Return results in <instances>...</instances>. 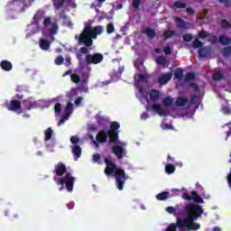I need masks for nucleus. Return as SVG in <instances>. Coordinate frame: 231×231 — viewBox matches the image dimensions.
I'll list each match as a JSON object with an SVG mask.
<instances>
[{
    "label": "nucleus",
    "instance_id": "obj_63",
    "mask_svg": "<svg viewBox=\"0 0 231 231\" xmlns=\"http://www.w3.org/2000/svg\"><path fill=\"white\" fill-rule=\"evenodd\" d=\"M186 12L187 14H189V15H192L195 14L196 11H194V9L190 8V7H188L186 8Z\"/></svg>",
    "mask_w": 231,
    "mask_h": 231
},
{
    "label": "nucleus",
    "instance_id": "obj_20",
    "mask_svg": "<svg viewBox=\"0 0 231 231\" xmlns=\"http://www.w3.org/2000/svg\"><path fill=\"white\" fill-rule=\"evenodd\" d=\"M149 96H150L151 101L156 103L160 98V92L156 89H152L151 90Z\"/></svg>",
    "mask_w": 231,
    "mask_h": 231
},
{
    "label": "nucleus",
    "instance_id": "obj_2",
    "mask_svg": "<svg viewBox=\"0 0 231 231\" xmlns=\"http://www.w3.org/2000/svg\"><path fill=\"white\" fill-rule=\"evenodd\" d=\"M105 174L106 176H115L116 178V185L118 190H124V185L125 184V180L129 179L127 175H125V171L124 169L119 168L111 157H106L105 160Z\"/></svg>",
    "mask_w": 231,
    "mask_h": 231
},
{
    "label": "nucleus",
    "instance_id": "obj_53",
    "mask_svg": "<svg viewBox=\"0 0 231 231\" xmlns=\"http://www.w3.org/2000/svg\"><path fill=\"white\" fill-rule=\"evenodd\" d=\"M70 142H71V143H74V145H77V143H79V142H80V139L77 135H72L70 137Z\"/></svg>",
    "mask_w": 231,
    "mask_h": 231
},
{
    "label": "nucleus",
    "instance_id": "obj_45",
    "mask_svg": "<svg viewBox=\"0 0 231 231\" xmlns=\"http://www.w3.org/2000/svg\"><path fill=\"white\" fill-rule=\"evenodd\" d=\"M55 64L57 66H62V64H64V57L62 56H58L56 59H55Z\"/></svg>",
    "mask_w": 231,
    "mask_h": 231
},
{
    "label": "nucleus",
    "instance_id": "obj_34",
    "mask_svg": "<svg viewBox=\"0 0 231 231\" xmlns=\"http://www.w3.org/2000/svg\"><path fill=\"white\" fill-rule=\"evenodd\" d=\"M120 129V124L116 121H114L110 125L109 131H118Z\"/></svg>",
    "mask_w": 231,
    "mask_h": 231
},
{
    "label": "nucleus",
    "instance_id": "obj_8",
    "mask_svg": "<svg viewBox=\"0 0 231 231\" xmlns=\"http://www.w3.org/2000/svg\"><path fill=\"white\" fill-rule=\"evenodd\" d=\"M53 173L56 174V178H62L64 174H68V168H66V164L62 162H59L54 166Z\"/></svg>",
    "mask_w": 231,
    "mask_h": 231
},
{
    "label": "nucleus",
    "instance_id": "obj_49",
    "mask_svg": "<svg viewBox=\"0 0 231 231\" xmlns=\"http://www.w3.org/2000/svg\"><path fill=\"white\" fill-rule=\"evenodd\" d=\"M219 2L221 5H224L226 8H230L231 6V0H217Z\"/></svg>",
    "mask_w": 231,
    "mask_h": 231
},
{
    "label": "nucleus",
    "instance_id": "obj_59",
    "mask_svg": "<svg viewBox=\"0 0 231 231\" xmlns=\"http://www.w3.org/2000/svg\"><path fill=\"white\" fill-rule=\"evenodd\" d=\"M166 211H168L169 214H174V212H176V208L173 207H167Z\"/></svg>",
    "mask_w": 231,
    "mask_h": 231
},
{
    "label": "nucleus",
    "instance_id": "obj_52",
    "mask_svg": "<svg viewBox=\"0 0 231 231\" xmlns=\"http://www.w3.org/2000/svg\"><path fill=\"white\" fill-rule=\"evenodd\" d=\"M183 41L184 42H190V41H192V34L190 33L184 34Z\"/></svg>",
    "mask_w": 231,
    "mask_h": 231
},
{
    "label": "nucleus",
    "instance_id": "obj_12",
    "mask_svg": "<svg viewBox=\"0 0 231 231\" xmlns=\"http://www.w3.org/2000/svg\"><path fill=\"white\" fill-rule=\"evenodd\" d=\"M107 136L109 138L110 143H118V131L108 130Z\"/></svg>",
    "mask_w": 231,
    "mask_h": 231
},
{
    "label": "nucleus",
    "instance_id": "obj_7",
    "mask_svg": "<svg viewBox=\"0 0 231 231\" xmlns=\"http://www.w3.org/2000/svg\"><path fill=\"white\" fill-rule=\"evenodd\" d=\"M8 111H14L17 115H21L23 110L21 109V100L12 99L9 103L5 104Z\"/></svg>",
    "mask_w": 231,
    "mask_h": 231
},
{
    "label": "nucleus",
    "instance_id": "obj_26",
    "mask_svg": "<svg viewBox=\"0 0 231 231\" xmlns=\"http://www.w3.org/2000/svg\"><path fill=\"white\" fill-rule=\"evenodd\" d=\"M187 102H189V100H187V98L179 97L177 98V100L175 101V104L179 107H183V106H185L187 104Z\"/></svg>",
    "mask_w": 231,
    "mask_h": 231
},
{
    "label": "nucleus",
    "instance_id": "obj_10",
    "mask_svg": "<svg viewBox=\"0 0 231 231\" xmlns=\"http://www.w3.org/2000/svg\"><path fill=\"white\" fill-rule=\"evenodd\" d=\"M22 104L24 111H32V109H35V107H37V101L32 98L23 100Z\"/></svg>",
    "mask_w": 231,
    "mask_h": 231
},
{
    "label": "nucleus",
    "instance_id": "obj_1",
    "mask_svg": "<svg viewBox=\"0 0 231 231\" xmlns=\"http://www.w3.org/2000/svg\"><path fill=\"white\" fill-rule=\"evenodd\" d=\"M100 34H102V25H97L94 28L85 26L78 39L79 44L84 46L79 49L80 53H89V50L93 46V39H97V35Z\"/></svg>",
    "mask_w": 231,
    "mask_h": 231
},
{
    "label": "nucleus",
    "instance_id": "obj_33",
    "mask_svg": "<svg viewBox=\"0 0 231 231\" xmlns=\"http://www.w3.org/2000/svg\"><path fill=\"white\" fill-rule=\"evenodd\" d=\"M51 136H53V129L48 128L45 131V142H49V140H51Z\"/></svg>",
    "mask_w": 231,
    "mask_h": 231
},
{
    "label": "nucleus",
    "instance_id": "obj_29",
    "mask_svg": "<svg viewBox=\"0 0 231 231\" xmlns=\"http://www.w3.org/2000/svg\"><path fill=\"white\" fill-rule=\"evenodd\" d=\"M212 79L213 80L219 82V80H223V79H225V75H223V72L217 71L213 74Z\"/></svg>",
    "mask_w": 231,
    "mask_h": 231
},
{
    "label": "nucleus",
    "instance_id": "obj_9",
    "mask_svg": "<svg viewBox=\"0 0 231 231\" xmlns=\"http://www.w3.org/2000/svg\"><path fill=\"white\" fill-rule=\"evenodd\" d=\"M112 152L115 154V156H116L117 160H122L127 154L125 149L120 145L113 146Z\"/></svg>",
    "mask_w": 231,
    "mask_h": 231
},
{
    "label": "nucleus",
    "instance_id": "obj_6",
    "mask_svg": "<svg viewBox=\"0 0 231 231\" xmlns=\"http://www.w3.org/2000/svg\"><path fill=\"white\" fill-rule=\"evenodd\" d=\"M50 24L51 28L49 29V33L51 35H57V32H59V24L57 23H51V17L48 16L43 21V26L44 28H48Z\"/></svg>",
    "mask_w": 231,
    "mask_h": 231
},
{
    "label": "nucleus",
    "instance_id": "obj_19",
    "mask_svg": "<svg viewBox=\"0 0 231 231\" xmlns=\"http://www.w3.org/2000/svg\"><path fill=\"white\" fill-rule=\"evenodd\" d=\"M142 33H144V35H147L149 39H154L156 37V31L151 27H147L142 31Z\"/></svg>",
    "mask_w": 231,
    "mask_h": 231
},
{
    "label": "nucleus",
    "instance_id": "obj_18",
    "mask_svg": "<svg viewBox=\"0 0 231 231\" xmlns=\"http://www.w3.org/2000/svg\"><path fill=\"white\" fill-rule=\"evenodd\" d=\"M72 153L74 156V160L77 162V160H79V158L82 156V148H80V146L79 145H74L72 147Z\"/></svg>",
    "mask_w": 231,
    "mask_h": 231
},
{
    "label": "nucleus",
    "instance_id": "obj_42",
    "mask_svg": "<svg viewBox=\"0 0 231 231\" xmlns=\"http://www.w3.org/2000/svg\"><path fill=\"white\" fill-rule=\"evenodd\" d=\"M194 79H196V75L194 74V72H188L185 75L186 82H189V80H194Z\"/></svg>",
    "mask_w": 231,
    "mask_h": 231
},
{
    "label": "nucleus",
    "instance_id": "obj_47",
    "mask_svg": "<svg viewBox=\"0 0 231 231\" xmlns=\"http://www.w3.org/2000/svg\"><path fill=\"white\" fill-rule=\"evenodd\" d=\"M142 3V0H133L132 1V6L135 10H138L140 8V4Z\"/></svg>",
    "mask_w": 231,
    "mask_h": 231
},
{
    "label": "nucleus",
    "instance_id": "obj_44",
    "mask_svg": "<svg viewBox=\"0 0 231 231\" xmlns=\"http://www.w3.org/2000/svg\"><path fill=\"white\" fill-rule=\"evenodd\" d=\"M96 120H97V123L98 124V125H106V118H104L100 116H97L96 117Z\"/></svg>",
    "mask_w": 231,
    "mask_h": 231
},
{
    "label": "nucleus",
    "instance_id": "obj_58",
    "mask_svg": "<svg viewBox=\"0 0 231 231\" xmlns=\"http://www.w3.org/2000/svg\"><path fill=\"white\" fill-rule=\"evenodd\" d=\"M222 110H223L224 115H230L231 114L230 107H228V106L223 107Z\"/></svg>",
    "mask_w": 231,
    "mask_h": 231
},
{
    "label": "nucleus",
    "instance_id": "obj_50",
    "mask_svg": "<svg viewBox=\"0 0 231 231\" xmlns=\"http://www.w3.org/2000/svg\"><path fill=\"white\" fill-rule=\"evenodd\" d=\"M199 39H207V37H208V32H207L206 31H200L198 33Z\"/></svg>",
    "mask_w": 231,
    "mask_h": 231
},
{
    "label": "nucleus",
    "instance_id": "obj_37",
    "mask_svg": "<svg viewBox=\"0 0 231 231\" xmlns=\"http://www.w3.org/2000/svg\"><path fill=\"white\" fill-rule=\"evenodd\" d=\"M173 6H175V8H187V4L178 0L173 3Z\"/></svg>",
    "mask_w": 231,
    "mask_h": 231
},
{
    "label": "nucleus",
    "instance_id": "obj_24",
    "mask_svg": "<svg viewBox=\"0 0 231 231\" xmlns=\"http://www.w3.org/2000/svg\"><path fill=\"white\" fill-rule=\"evenodd\" d=\"M218 41L224 46H228V44L231 42V39L226 37L225 34L220 35Z\"/></svg>",
    "mask_w": 231,
    "mask_h": 231
},
{
    "label": "nucleus",
    "instance_id": "obj_43",
    "mask_svg": "<svg viewBox=\"0 0 231 231\" xmlns=\"http://www.w3.org/2000/svg\"><path fill=\"white\" fill-rule=\"evenodd\" d=\"M203 47V43L201 42V41H199V39H196L193 42V48L195 50H198V48L201 49Z\"/></svg>",
    "mask_w": 231,
    "mask_h": 231
},
{
    "label": "nucleus",
    "instance_id": "obj_30",
    "mask_svg": "<svg viewBox=\"0 0 231 231\" xmlns=\"http://www.w3.org/2000/svg\"><path fill=\"white\" fill-rule=\"evenodd\" d=\"M176 171V167L172 164H167L165 166V172L167 174H174V171Z\"/></svg>",
    "mask_w": 231,
    "mask_h": 231
},
{
    "label": "nucleus",
    "instance_id": "obj_38",
    "mask_svg": "<svg viewBox=\"0 0 231 231\" xmlns=\"http://www.w3.org/2000/svg\"><path fill=\"white\" fill-rule=\"evenodd\" d=\"M54 113H55V115H60V113H62V105H60V103L55 104Z\"/></svg>",
    "mask_w": 231,
    "mask_h": 231
},
{
    "label": "nucleus",
    "instance_id": "obj_17",
    "mask_svg": "<svg viewBox=\"0 0 231 231\" xmlns=\"http://www.w3.org/2000/svg\"><path fill=\"white\" fill-rule=\"evenodd\" d=\"M0 68L1 69H3L4 71H12L14 66L12 65V62L6 60H3L0 62Z\"/></svg>",
    "mask_w": 231,
    "mask_h": 231
},
{
    "label": "nucleus",
    "instance_id": "obj_61",
    "mask_svg": "<svg viewBox=\"0 0 231 231\" xmlns=\"http://www.w3.org/2000/svg\"><path fill=\"white\" fill-rule=\"evenodd\" d=\"M223 53H225L226 55H230L231 51H230V47L227 46V47H225L223 49Z\"/></svg>",
    "mask_w": 231,
    "mask_h": 231
},
{
    "label": "nucleus",
    "instance_id": "obj_60",
    "mask_svg": "<svg viewBox=\"0 0 231 231\" xmlns=\"http://www.w3.org/2000/svg\"><path fill=\"white\" fill-rule=\"evenodd\" d=\"M82 100H83L82 97H78L74 103L76 106H80V104L82 103Z\"/></svg>",
    "mask_w": 231,
    "mask_h": 231
},
{
    "label": "nucleus",
    "instance_id": "obj_56",
    "mask_svg": "<svg viewBox=\"0 0 231 231\" xmlns=\"http://www.w3.org/2000/svg\"><path fill=\"white\" fill-rule=\"evenodd\" d=\"M190 102H191V104H198V95L197 94H194L191 96Z\"/></svg>",
    "mask_w": 231,
    "mask_h": 231
},
{
    "label": "nucleus",
    "instance_id": "obj_5",
    "mask_svg": "<svg viewBox=\"0 0 231 231\" xmlns=\"http://www.w3.org/2000/svg\"><path fill=\"white\" fill-rule=\"evenodd\" d=\"M104 60V55L102 53L87 54L85 56V62L88 66L91 64H100Z\"/></svg>",
    "mask_w": 231,
    "mask_h": 231
},
{
    "label": "nucleus",
    "instance_id": "obj_11",
    "mask_svg": "<svg viewBox=\"0 0 231 231\" xmlns=\"http://www.w3.org/2000/svg\"><path fill=\"white\" fill-rule=\"evenodd\" d=\"M199 57H210L212 55V48L210 46H202L198 50Z\"/></svg>",
    "mask_w": 231,
    "mask_h": 231
},
{
    "label": "nucleus",
    "instance_id": "obj_31",
    "mask_svg": "<svg viewBox=\"0 0 231 231\" xmlns=\"http://www.w3.org/2000/svg\"><path fill=\"white\" fill-rule=\"evenodd\" d=\"M180 228V226L178 225V218H176V223L171 224L167 228L166 231H176Z\"/></svg>",
    "mask_w": 231,
    "mask_h": 231
},
{
    "label": "nucleus",
    "instance_id": "obj_25",
    "mask_svg": "<svg viewBox=\"0 0 231 231\" xmlns=\"http://www.w3.org/2000/svg\"><path fill=\"white\" fill-rule=\"evenodd\" d=\"M52 3L56 10H60V8L64 6L66 0H52Z\"/></svg>",
    "mask_w": 231,
    "mask_h": 231
},
{
    "label": "nucleus",
    "instance_id": "obj_39",
    "mask_svg": "<svg viewBox=\"0 0 231 231\" xmlns=\"http://www.w3.org/2000/svg\"><path fill=\"white\" fill-rule=\"evenodd\" d=\"M70 79L74 82V84H79L80 82V76H79L77 73L71 74Z\"/></svg>",
    "mask_w": 231,
    "mask_h": 231
},
{
    "label": "nucleus",
    "instance_id": "obj_15",
    "mask_svg": "<svg viewBox=\"0 0 231 231\" xmlns=\"http://www.w3.org/2000/svg\"><path fill=\"white\" fill-rule=\"evenodd\" d=\"M39 46L41 50H43V51H48V50H50V46H51V42L44 38H42L39 41Z\"/></svg>",
    "mask_w": 231,
    "mask_h": 231
},
{
    "label": "nucleus",
    "instance_id": "obj_23",
    "mask_svg": "<svg viewBox=\"0 0 231 231\" xmlns=\"http://www.w3.org/2000/svg\"><path fill=\"white\" fill-rule=\"evenodd\" d=\"M176 26L177 28H183L184 30H187V23L184 19L182 18H176Z\"/></svg>",
    "mask_w": 231,
    "mask_h": 231
},
{
    "label": "nucleus",
    "instance_id": "obj_64",
    "mask_svg": "<svg viewBox=\"0 0 231 231\" xmlns=\"http://www.w3.org/2000/svg\"><path fill=\"white\" fill-rule=\"evenodd\" d=\"M66 66H71V57L66 56Z\"/></svg>",
    "mask_w": 231,
    "mask_h": 231
},
{
    "label": "nucleus",
    "instance_id": "obj_3",
    "mask_svg": "<svg viewBox=\"0 0 231 231\" xmlns=\"http://www.w3.org/2000/svg\"><path fill=\"white\" fill-rule=\"evenodd\" d=\"M76 178L71 175L70 172H67L65 176L58 178L57 176L53 177V180L57 185H61L60 190H64V186L67 189L68 192H73V185H75Z\"/></svg>",
    "mask_w": 231,
    "mask_h": 231
},
{
    "label": "nucleus",
    "instance_id": "obj_13",
    "mask_svg": "<svg viewBox=\"0 0 231 231\" xmlns=\"http://www.w3.org/2000/svg\"><path fill=\"white\" fill-rule=\"evenodd\" d=\"M152 109L153 111H156L160 116H167L169 115V112H167L165 109L160 106V105H158L157 103H154L152 106Z\"/></svg>",
    "mask_w": 231,
    "mask_h": 231
},
{
    "label": "nucleus",
    "instance_id": "obj_36",
    "mask_svg": "<svg viewBox=\"0 0 231 231\" xmlns=\"http://www.w3.org/2000/svg\"><path fill=\"white\" fill-rule=\"evenodd\" d=\"M163 106H166V107H171L172 106V98L171 97H166L162 101Z\"/></svg>",
    "mask_w": 231,
    "mask_h": 231
},
{
    "label": "nucleus",
    "instance_id": "obj_55",
    "mask_svg": "<svg viewBox=\"0 0 231 231\" xmlns=\"http://www.w3.org/2000/svg\"><path fill=\"white\" fill-rule=\"evenodd\" d=\"M93 161L96 162V163H100V155L98 153H95L93 155Z\"/></svg>",
    "mask_w": 231,
    "mask_h": 231
},
{
    "label": "nucleus",
    "instance_id": "obj_54",
    "mask_svg": "<svg viewBox=\"0 0 231 231\" xmlns=\"http://www.w3.org/2000/svg\"><path fill=\"white\" fill-rule=\"evenodd\" d=\"M163 53H165V55H171V53H172V49H171V47L169 46H165L162 49Z\"/></svg>",
    "mask_w": 231,
    "mask_h": 231
},
{
    "label": "nucleus",
    "instance_id": "obj_21",
    "mask_svg": "<svg viewBox=\"0 0 231 231\" xmlns=\"http://www.w3.org/2000/svg\"><path fill=\"white\" fill-rule=\"evenodd\" d=\"M191 199L195 202V205H198L197 203H204L201 196H199L196 191H191Z\"/></svg>",
    "mask_w": 231,
    "mask_h": 231
},
{
    "label": "nucleus",
    "instance_id": "obj_41",
    "mask_svg": "<svg viewBox=\"0 0 231 231\" xmlns=\"http://www.w3.org/2000/svg\"><path fill=\"white\" fill-rule=\"evenodd\" d=\"M88 83H83L81 80V85L79 87V91H82L83 93H89V88L86 86Z\"/></svg>",
    "mask_w": 231,
    "mask_h": 231
},
{
    "label": "nucleus",
    "instance_id": "obj_32",
    "mask_svg": "<svg viewBox=\"0 0 231 231\" xmlns=\"http://www.w3.org/2000/svg\"><path fill=\"white\" fill-rule=\"evenodd\" d=\"M155 60L160 66H165L167 64V59L163 56H158Z\"/></svg>",
    "mask_w": 231,
    "mask_h": 231
},
{
    "label": "nucleus",
    "instance_id": "obj_35",
    "mask_svg": "<svg viewBox=\"0 0 231 231\" xmlns=\"http://www.w3.org/2000/svg\"><path fill=\"white\" fill-rule=\"evenodd\" d=\"M174 75H175V79H183V69L181 68H179L175 70L174 72Z\"/></svg>",
    "mask_w": 231,
    "mask_h": 231
},
{
    "label": "nucleus",
    "instance_id": "obj_4",
    "mask_svg": "<svg viewBox=\"0 0 231 231\" xmlns=\"http://www.w3.org/2000/svg\"><path fill=\"white\" fill-rule=\"evenodd\" d=\"M89 53H79L77 54V59L79 62V74L82 77V83L88 84L89 82V75L91 73V69L88 65H82V55H88Z\"/></svg>",
    "mask_w": 231,
    "mask_h": 231
},
{
    "label": "nucleus",
    "instance_id": "obj_14",
    "mask_svg": "<svg viewBox=\"0 0 231 231\" xmlns=\"http://www.w3.org/2000/svg\"><path fill=\"white\" fill-rule=\"evenodd\" d=\"M107 132L105 130H100L96 136V140L100 143H106L107 142Z\"/></svg>",
    "mask_w": 231,
    "mask_h": 231
},
{
    "label": "nucleus",
    "instance_id": "obj_28",
    "mask_svg": "<svg viewBox=\"0 0 231 231\" xmlns=\"http://www.w3.org/2000/svg\"><path fill=\"white\" fill-rule=\"evenodd\" d=\"M71 113H73V103H71L70 101H69L67 103V106L65 107V115L67 116H69V115H71Z\"/></svg>",
    "mask_w": 231,
    "mask_h": 231
},
{
    "label": "nucleus",
    "instance_id": "obj_51",
    "mask_svg": "<svg viewBox=\"0 0 231 231\" xmlns=\"http://www.w3.org/2000/svg\"><path fill=\"white\" fill-rule=\"evenodd\" d=\"M189 88H192V89L194 90L195 93H199V87L198 86L197 83H190L189 84Z\"/></svg>",
    "mask_w": 231,
    "mask_h": 231
},
{
    "label": "nucleus",
    "instance_id": "obj_46",
    "mask_svg": "<svg viewBox=\"0 0 231 231\" xmlns=\"http://www.w3.org/2000/svg\"><path fill=\"white\" fill-rule=\"evenodd\" d=\"M115 32V25L113 23H108L106 25V33L111 34Z\"/></svg>",
    "mask_w": 231,
    "mask_h": 231
},
{
    "label": "nucleus",
    "instance_id": "obj_62",
    "mask_svg": "<svg viewBox=\"0 0 231 231\" xmlns=\"http://www.w3.org/2000/svg\"><path fill=\"white\" fill-rule=\"evenodd\" d=\"M66 120H68V117L64 116L62 117L59 123H58V126L60 127L62 125V124H64V122H66Z\"/></svg>",
    "mask_w": 231,
    "mask_h": 231
},
{
    "label": "nucleus",
    "instance_id": "obj_57",
    "mask_svg": "<svg viewBox=\"0 0 231 231\" xmlns=\"http://www.w3.org/2000/svg\"><path fill=\"white\" fill-rule=\"evenodd\" d=\"M40 19H41V16H39V14H34L32 18L34 24H39Z\"/></svg>",
    "mask_w": 231,
    "mask_h": 231
},
{
    "label": "nucleus",
    "instance_id": "obj_40",
    "mask_svg": "<svg viewBox=\"0 0 231 231\" xmlns=\"http://www.w3.org/2000/svg\"><path fill=\"white\" fill-rule=\"evenodd\" d=\"M176 35V32L174 31H164L163 32V37L166 39H171V37H174Z\"/></svg>",
    "mask_w": 231,
    "mask_h": 231
},
{
    "label": "nucleus",
    "instance_id": "obj_16",
    "mask_svg": "<svg viewBox=\"0 0 231 231\" xmlns=\"http://www.w3.org/2000/svg\"><path fill=\"white\" fill-rule=\"evenodd\" d=\"M171 79H172V73H166L162 75L159 79H158V82L159 84H162V86H165V84H167V82H169V80H171Z\"/></svg>",
    "mask_w": 231,
    "mask_h": 231
},
{
    "label": "nucleus",
    "instance_id": "obj_22",
    "mask_svg": "<svg viewBox=\"0 0 231 231\" xmlns=\"http://www.w3.org/2000/svg\"><path fill=\"white\" fill-rule=\"evenodd\" d=\"M156 198L159 201H165L166 199H169V198H171V193L168 191H163V192L159 193L156 196Z\"/></svg>",
    "mask_w": 231,
    "mask_h": 231
},
{
    "label": "nucleus",
    "instance_id": "obj_27",
    "mask_svg": "<svg viewBox=\"0 0 231 231\" xmlns=\"http://www.w3.org/2000/svg\"><path fill=\"white\" fill-rule=\"evenodd\" d=\"M220 26L223 28V30H230L231 28V23H229L228 20L226 19H222L220 21Z\"/></svg>",
    "mask_w": 231,
    "mask_h": 231
},
{
    "label": "nucleus",
    "instance_id": "obj_48",
    "mask_svg": "<svg viewBox=\"0 0 231 231\" xmlns=\"http://www.w3.org/2000/svg\"><path fill=\"white\" fill-rule=\"evenodd\" d=\"M181 198L182 199H186V201L192 200V195H190L189 192H183Z\"/></svg>",
    "mask_w": 231,
    "mask_h": 231
}]
</instances>
